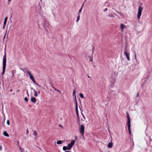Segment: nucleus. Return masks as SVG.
I'll list each match as a JSON object with an SVG mask.
<instances>
[{
  "label": "nucleus",
  "mask_w": 152,
  "mask_h": 152,
  "mask_svg": "<svg viewBox=\"0 0 152 152\" xmlns=\"http://www.w3.org/2000/svg\"><path fill=\"white\" fill-rule=\"evenodd\" d=\"M6 55L5 54L3 57V72L2 73V74L3 75L5 72V69L6 68Z\"/></svg>",
  "instance_id": "1"
},
{
  "label": "nucleus",
  "mask_w": 152,
  "mask_h": 152,
  "mask_svg": "<svg viewBox=\"0 0 152 152\" xmlns=\"http://www.w3.org/2000/svg\"><path fill=\"white\" fill-rule=\"evenodd\" d=\"M142 10L143 8L139 6L138 9V12L137 15V18L138 20L140 19V16L141 15Z\"/></svg>",
  "instance_id": "2"
},
{
  "label": "nucleus",
  "mask_w": 152,
  "mask_h": 152,
  "mask_svg": "<svg viewBox=\"0 0 152 152\" xmlns=\"http://www.w3.org/2000/svg\"><path fill=\"white\" fill-rule=\"evenodd\" d=\"M75 104H76V106H75V108H76V113L77 115V118L78 120L79 119V117L78 115V107H77V101L76 99V96H75Z\"/></svg>",
  "instance_id": "3"
},
{
  "label": "nucleus",
  "mask_w": 152,
  "mask_h": 152,
  "mask_svg": "<svg viewBox=\"0 0 152 152\" xmlns=\"http://www.w3.org/2000/svg\"><path fill=\"white\" fill-rule=\"evenodd\" d=\"M124 54L126 56L128 60V61H129V52L128 51V50H127L126 49H125V50Z\"/></svg>",
  "instance_id": "4"
},
{
  "label": "nucleus",
  "mask_w": 152,
  "mask_h": 152,
  "mask_svg": "<svg viewBox=\"0 0 152 152\" xmlns=\"http://www.w3.org/2000/svg\"><path fill=\"white\" fill-rule=\"evenodd\" d=\"M27 72L29 75L30 78L31 80L34 83H35L36 82L33 76L31 75V73H30L29 71H27Z\"/></svg>",
  "instance_id": "5"
},
{
  "label": "nucleus",
  "mask_w": 152,
  "mask_h": 152,
  "mask_svg": "<svg viewBox=\"0 0 152 152\" xmlns=\"http://www.w3.org/2000/svg\"><path fill=\"white\" fill-rule=\"evenodd\" d=\"M80 133L82 134V136L83 137L84 131V127L82 125L81 126V127L80 129Z\"/></svg>",
  "instance_id": "6"
},
{
  "label": "nucleus",
  "mask_w": 152,
  "mask_h": 152,
  "mask_svg": "<svg viewBox=\"0 0 152 152\" xmlns=\"http://www.w3.org/2000/svg\"><path fill=\"white\" fill-rule=\"evenodd\" d=\"M75 142V141L74 140H72L71 143L69 144L67 147L68 148V150H69L71 149L73 145L74 144Z\"/></svg>",
  "instance_id": "7"
},
{
  "label": "nucleus",
  "mask_w": 152,
  "mask_h": 152,
  "mask_svg": "<svg viewBox=\"0 0 152 152\" xmlns=\"http://www.w3.org/2000/svg\"><path fill=\"white\" fill-rule=\"evenodd\" d=\"M31 101L32 102L35 103L36 101V99L34 97H32L31 99Z\"/></svg>",
  "instance_id": "8"
},
{
  "label": "nucleus",
  "mask_w": 152,
  "mask_h": 152,
  "mask_svg": "<svg viewBox=\"0 0 152 152\" xmlns=\"http://www.w3.org/2000/svg\"><path fill=\"white\" fill-rule=\"evenodd\" d=\"M125 26L122 23H121V24L120 26H121V31L122 32H123V29H124L125 27Z\"/></svg>",
  "instance_id": "9"
},
{
  "label": "nucleus",
  "mask_w": 152,
  "mask_h": 152,
  "mask_svg": "<svg viewBox=\"0 0 152 152\" xmlns=\"http://www.w3.org/2000/svg\"><path fill=\"white\" fill-rule=\"evenodd\" d=\"M130 124H131V121H130V118H128V119H127L128 127H130Z\"/></svg>",
  "instance_id": "10"
},
{
  "label": "nucleus",
  "mask_w": 152,
  "mask_h": 152,
  "mask_svg": "<svg viewBox=\"0 0 152 152\" xmlns=\"http://www.w3.org/2000/svg\"><path fill=\"white\" fill-rule=\"evenodd\" d=\"M108 146L109 148H111L113 146V143L111 142H109L108 144Z\"/></svg>",
  "instance_id": "11"
},
{
  "label": "nucleus",
  "mask_w": 152,
  "mask_h": 152,
  "mask_svg": "<svg viewBox=\"0 0 152 152\" xmlns=\"http://www.w3.org/2000/svg\"><path fill=\"white\" fill-rule=\"evenodd\" d=\"M84 4V2L83 3V5H82V6H81V8L80 9L79 11V12L78 14V15H80V13H81V12L82 11V9H83V6Z\"/></svg>",
  "instance_id": "12"
},
{
  "label": "nucleus",
  "mask_w": 152,
  "mask_h": 152,
  "mask_svg": "<svg viewBox=\"0 0 152 152\" xmlns=\"http://www.w3.org/2000/svg\"><path fill=\"white\" fill-rule=\"evenodd\" d=\"M3 134L5 136L8 137H9V134L5 131L3 132Z\"/></svg>",
  "instance_id": "13"
},
{
  "label": "nucleus",
  "mask_w": 152,
  "mask_h": 152,
  "mask_svg": "<svg viewBox=\"0 0 152 152\" xmlns=\"http://www.w3.org/2000/svg\"><path fill=\"white\" fill-rule=\"evenodd\" d=\"M8 18L7 17H6L4 20V26H5L7 23V21Z\"/></svg>",
  "instance_id": "14"
},
{
  "label": "nucleus",
  "mask_w": 152,
  "mask_h": 152,
  "mask_svg": "<svg viewBox=\"0 0 152 152\" xmlns=\"http://www.w3.org/2000/svg\"><path fill=\"white\" fill-rule=\"evenodd\" d=\"M33 134L35 136H36L37 135V133L36 131H33Z\"/></svg>",
  "instance_id": "15"
},
{
  "label": "nucleus",
  "mask_w": 152,
  "mask_h": 152,
  "mask_svg": "<svg viewBox=\"0 0 152 152\" xmlns=\"http://www.w3.org/2000/svg\"><path fill=\"white\" fill-rule=\"evenodd\" d=\"M80 15H78L77 16V20H76L77 22H78L79 20L80 19Z\"/></svg>",
  "instance_id": "16"
},
{
  "label": "nucleus",
  "mask_w": 152,
  "mask_h": 152,
  "mask_svg": "<svg viewBox=\"0 0 152 152\" xmlns=\"http://www.w3.org/2000/svg\"><path fill=\"white\" fill-rule=\"evenodd\" d=\"M62 143V142L61 140H58L57 141V143L58 144H61Z\"/></svg>",
  "instance_id": "17"
},
{
  "label": "nucleus",
  "mask_w": 152,
  "mask_h": 152,
  "mask_svg": "<svg viewBox=\"0 0 152 152\" xmlns=\"http://www.w3.org/2000/svg\"><path fill=\"white\" fill-rule=\"evenodd\" d=\"M88 57L89 58V61L91 62H92L93 60V58L90 56H89Z\"/></svg>",
  "instance_id": "18"
},
{
  "label": "nucleus",
  "mask_w": 152,
  "mask_h": 152,
  "mask_svg": "<svg viewBox=\"0 0 152 152\" xmlns=\"http://www.w3.org/2000/svg\"><path fill=\"white\" fill-rule=\"evenodd\" d=\"M82 115H83V118H82L81 119V121H84V120H85L86 118L82 113Z\"/></svg>",
  "instance_id": "19"
},
{
  "label": "nucleus",
  "mask_w": 152,
  "mask_h": 152,
  "mask_svg": "<svg viewBox=\"0 0 152 152\" xmlns=\"http://www.w3.org/2000/svg\"><path fill=\"white\" fill-rule=\"evenodd\" d=\"M79 95L80 97L82 98H83L84 97V96L83 94L81 93H80L79 94Z\"/></svg>",
  "instance_id": "20"
},
{
  "label": "nucleus",
  "mask_w": 152,
  "mask_h": 152,
  "mask_svg": "<svg viewBox=\"0 0 152 152\" xmlns=\"http://www.w3.org/2000/svg\"><path fill=\"white\" fill-rule=\"evenodd\" d=\"M63 150H64V151H65L66 150H68V148L67 147H66V146H64L63 147Z\"/></svg>",
  "instance_id": "21"
},
{
  "label": "nucleus",
  "mask_w": 152,
  "mask_h": 152,
  "mask_svg": "<svg viewBox=\"0 0 152 152\" xmlns=\"http://www.w3.org/2000/svg\"><path fill=\"white\" fill-rule=\"evenodd\" d=\"M128 129L129 132V134H131V131L130 127H128Z\"/></svg>",
  "instance_id": "22"
},
{
  "label": "nucleus",
  "mask_w": 152,
  "mask_h": 152,
  "mask_svg": "<svg viewBox=\"0 0 152 152\" xmlns=\"http://www.w3.org/2000/svg\"><path fill=\"white\" fill-rule=\"evenodd\" d=\"M108 16L109 17H113L114 15L113 14H109L108 15Z\"/></svg>",
  "instance_id": "23"
},
{
  "label": "nucleus",
  "mask_w": 152,
  "mask_h": 152,
  "mask_svg": "<svg viewBox=\"0 0 152 152\" xmlns=\"http://www.w3.org/2000/svg\"><path fill=\"white\" fill-rule=\"evenodd\" d=\"M7 124L8 125H9L10 124V122L9 120H8L7 121Z\"/></svg>",
  "instance_id": "24"
},
{
  "label": "nucleus",
  "mask_w": 152,
  "mask_h": 152,
  "mask_svg": "<svg viewBox=\"0 0 152 152\" xmlns=\"http://www.w3.org/2000/svg\"><path fill=\"white\" fill-rule=\"evenodd\" d=\"M24 100L26 102H28V100L27 97H25L24 98Z\"/></svg>",
  "instance_id": "25"
},
{
  "label": "nucleus",
  "mask_w": 152,
  "mask_h": 152,
  "mask_svg": "<svg viewBox=\"0 0 152 152\" xmlns=\"http://www.w3.org/2000/svg\"><path fill=\"white\" fill-rule=\"evenodd\" d=\"M19 149H20V150L21 151H22V150H24V149L23 148H22L20 146V145H19Z\"/></svg>",
  "instance_id": "26"
},
{
  "label": "nucleus",
  "mask_w": 152,
  "mask_h": 152,
  "mask_svg": "<svg viewBox=\"0 0 152 152\" xmlns=\"http://www.w3.org/2000/svg\"><path fill=\"white\" fill-rule=\"evenodd\" d=\"M34 96L36 97H37V92L36 93H34Z\"/></svg>",
  "instance_id": "27"
},
{
  "label": "nucleus",
  "mask_w": 152,
  "mask_h": 152,
  "mask_svg": "<svg viewBox=\"0 0 152 152\" xmlns=\"http://www.w3.org/2000/svg\"><path fill=\"white\" fill-rule=\"evenodd\" d=\"M127 119H128V118H129V114L128 113H127Z\"/></svg>",
  "instance_id": "28"
},
{
  "label": "nucleus",
  "mask_w": 152,
  "mask_h": 152,
  "mask_svg": "<svg viewBox=\"0 0 152 152\" xmlns=\"http://www.w3.org/2000/svg\"><path fill=\"white\" fill-rule=\"evenodd\" d=\"M56 91L57 92H59L60 94L61 93V91L60 90H58V89H57V90H56Z\"/></svg>",
  "instance_id": "29"
},
{
  "label": "nucleus",
  "mask_w": 152,
  "mask_h": 152,
  "mask_svg": "<svg viewBox=\"0 0 152 152\" xmlns=\"http://www.w3.org/2000/svg\"><path fill=\"white\" fill-rule=\"evenodd\" d=\"M75 90H74L73 91V95H75Z\"/></svg>",
  "instance_id": "30"
},
{
  "label": "nucleus",
  "mask_w": 152,
  "mask_h": 152,
  "mask_svg": "<svg viewBox=\"0 0 152 152\" xmlns=\"http://www.w3.org/2000/svg\"><path fill=\"white\" fill-rule=\"evenodd\" d=\"M52 88L55 90H57V89L55 88L53 86Z\"/></svg>",
  "instance_id": "31"
},
{
  "label": "nucleus",
  "mask_w": 152,
  "mask_h": 152,
  "mask_svg": "<svg viewBox=\"0 0 152 152\" xmlns=\"http://www.w3.org/2000/svg\"><path fill=\"white\" fill-rule=\"evenodd\" d=\"M107 10V8H105L104 10V11H106Z\"/></svg>",
  "instance_id": "32"
},
{
  "label": "nucleus",
  "mask_w": 152,
  "mask_h": 152,
  "mask_svg": "<svg viewBox=\"0 0 152 152\" xmlns=\"http://www.w3.org/2000/svg\"><path fill=\"white\" fill-rule=\"evenodd\" d=\"M37 93L39 94L40 93V91L39 90H38V92H37Z\"/></svg>",
  "instance_id": "33"
},
{
  "label": "nucleus",
  "mask_w": 152,
  "mask_h": 152,
  "mask_svg": "<svg viewBox=\"0 0 152 152\" xmlns=\"http://www.w3.org/2000/svg\"><path fill=\"white\" fill-rule=\"evenodd\" d=\"M33 91H34V93H36L37 92L35 90L33 89Z\"/></svg>",
  "instance_id": "34"
},
{
  "label": "nucleus",
  "mask_w": 152,
  "mask_h": 152,
  "mask_svg": "<svg viewBox=\"0 0 152 152\" xmlns=\"http://www.w3.org/2000/svg\"><path fill=\"white\" fill-rule=\"evenodd\" d=\"M2 150V146H0V151H1Z\"/></svg>",
  "instance_id": "35"
},
{
  "label": "nucleus",
  "mask_w": 152,
  "mask_h": 152,
  "mask_svg": "<svg viewBox=\"0 0 152 152\" xmlns=\"http://www.w3.org/2000/svg\"><path fill=\"white\" fill-rule=\"evenodd\" d=\"M26 133H27V134H28V129H27V130H26Z\"/></svg>",
  "instance_id": "36"
},
{
  "label": "nucleus",
  "mask_w": 152,
  "mask_h": 152,
  "mask_svg": "<svg viewBox=\"0 0 152 152\" xmlns=\"http://www.w3.org/2000/svg\"><path fill=\"white\" fill-rule=\"evenodd\" d=\"M17 143H18V146H19V141H17Z\"/></svg>",
  "instance_id": "37"
},
{
  "label": "nucleus",
  "mask_w": 152,
  "mask_h": 152,
  "mask_svg": "<svg viewBox=\"0 0 152 152\" xmlns=\"http://www.w3.org/2000/svg\"><path fill=\"white\" fill-rule=\"evenodd\" d=\"M12 77H13L14 76V73H13V71H12Z\"/></svg>",
  "instance_id": "38"
},
{
  "label": "nucleus",
  "mask_w": 152,
  "mask_h": 152,
  "mask_svg": "<svg viewBox=\"0 0 152 152\" xmlns=\"http://www.w3.org/2000/svg\"><path fill=\"white\" fill-rule=\"evenodd\" d=\"M5 26H4V25H3V28H4V27H5Z\"/></svg>",
  "instance_id": "39"
},
{
  "label": "nucleus",
  "mask_w": 152,
  "mask_h": 152,
  "mask_svg": "<svg viewBox=\"0 0 152 152\" xmlns=\"http://www.w3.org/2000/svg\"><path fill=\"white\" fill-rule=\"evenodd\" d=\"M26 93H27V95L28 96V92L27 91H26Z\"/></svg>",
  "instance_id": "40"
},
{
  "label": "nucleus",
  "mask_w": 152,
  "mask_h": 152,
  "mask_svg": "<svg viewBox=\"0 0 152 152\" xmlns=\"http://www.w3.org/2000/svg\"><path fill=\"white\" fill-rule=\"evenodd\" d=\"M12 89H11L10 90V91L11 92V91H12Z\"/></svg>",
  "instance_id": "41"
},
{
  "label": "nucleus",
  "mask_w": 152,
  "mask_h": 152,
  "mask_svg": "<svg viewBox=\"0 0 152 152\" xmlns=\"http://www.w3.org/2000/svg\"><path fill=\"white\" fill-rule=\"evenodd\" d=\"M139 96V94H138L137 95V97H138Z\"/></svg>",
  "instance_id": "42"
},
{
  "label": "nucleus",
  "mask_w": 152,
  "mask_h": 152,
  "mask_svg": "<svg viewBox=\"0 0 152 152\" xmlns=\"http://www.w3.org/2000/svg\"><path fill=\"white\" fill-rule=\"evenodd\" d=\"M65 152H71L70 151H66Z\"/></svg>",
  "instance_id": "43"
},
{
  "label": "nucleus",
  "mask_w": 152,
  "mask_h": 152,
  "mask_svg": "<svg viewBox=\"0 0 152 152\" xmlns=\"http://www.w3.org/2000/svg\"><path fill=\"white\" fill-rule=\"evenodd\" d=\"M11 1V0H8L9 2H10V1Z\"/></svg>",
  "instance_id": "44"
},
{
  "label": "nucleus",
  "mask_w": 152,
  "mask_h": 152,
  "mask_svg": "<svg viewBox=\"0 0 152 152\" xmlns=\"http://www.w3.org/2000/svg\"><path fill=\"white\" fill-rule=\"evenodd\" d=\"M20 91L19 90H17V91L18 92H19Z\"/></svg>",
  "instance_id": "45"
},
{
  "label": "nucleus",
  "mask_w": 152,
  "mask_h": 152,
  "mask_svg": "<svg viewBox=\"0 0 152 152\" xmlns=\"http://www.w3.org/2000/svg\"><path fill=\"white\" fill-rule=\"evenodd\" d=\"M135 57L136 58V54L135 55Z\"/></svg>",
  "instance_id": "46"
},
{
  "label": "nucleus",
  "mask_w": 152,
  "mask_h": 152,
  "mask_svg": "<svg viewBox=\"0 0 152 152\" xmlns=\"http://www.w3.org/2000/svg\"><path fill=\"white\" fill-rule=\"evenodd\" d=\"M21 152H23L22 151H21Z\"/></svg>",
  "instance_id": "47"
}]
</instances>
